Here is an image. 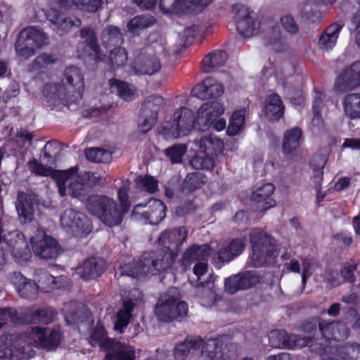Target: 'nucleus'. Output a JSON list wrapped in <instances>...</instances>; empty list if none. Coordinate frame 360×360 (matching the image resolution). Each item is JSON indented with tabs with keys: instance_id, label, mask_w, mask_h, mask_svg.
Wrapping results in <instances>:
<instances>
[{
	"instance_id": "nucleus-44",
	"label": "nucleus",
	"mask_w": 360,
	"mask_h": 360,
	"mask_svg": "<svg viewBox=\"0 0 360 360\" xmlns=\"http://www.w3.org/2000/svg\"><path fill=\"white\" fill-rule=\"evenodd\" d=\"M211 155L198 153L193 156L190 160V165L198 170H212L215 166V161Z\"/></svg>"
},
{
	"instance_id": "nucleus-8",
	"label": "nucleus",
	"mask_w": 360,
	"mask_h": 360,
	"mask_svg": "<svg viewBox=\"0 0 360 360\" xmlns=\"http://www.w3.org/2000/svg\"><path fill=\"white\" fill-rule=\"evenodd\" d=\"M49 37L37 27L29 26L22 30L15 44V49L20 56L28 58L35 53V50L48 44Z\"/></svg>"
},
{
	"instance_id": "nucleus-46",
	"label": "nucleus",
	"mask_w": 360,
	"mask_h": 360,
	"mask_svg": "<svg viewBox=\"0 0 360 360\" xmlns=\"http://www.w3.org/2000/svg\"><path fill=\"white\" fill-rule=\"evenodd\" d=\"M146 268L142 262V255L137 260L132 263H127L121 265L120 267L122 275H126L133 278H138L139 276L146 275ZM148 274H147L148 276Z\"/></svg>"
},
{
	"instance_id": "nucleus-19",
	"label": "nucleus",
	"mask_w": 360,
	"mask_h": 360,
	"mask_svg": "<svg viewBox=\"0 0 360 360\" xmlns=\"http://www.w3.org/2000/svg\"><path fill=\"white\" fill-rule=\"evenodd\" d=\"M48 20L51 24L52 29L60 36H63L73 27H78L82 25V21L76 16H68L63 11L51 8L46 13Z\"/></svg>"
},
{
	"instance_id": "nucleus-9",
	"label": "nucleus",
	"mask_w": 360,
	"mask_h": 360,
	"mask_svg": "<svg viewBox=\"0 0 360 360\" xmlns=\"http://www.w3.org/2000/svg\"><path fill=\"white\" fill-rule=\"evenodd\" d=\"M179 255L162 248L144 252L142 254V262L146 269V274L155 276L171 269Z\"/></svg>"
},
{
	"instance_id": "nucleus-18",
	"label": "nucleus",
	"mask_w": 360,
	"mask_h": 360,
	"mask_svg": "<svg viewBox=\"0 0 360 360\" xmlns=\"http://www.w3.org/2000/svg\"><path fill=\"white\" fill-rule=\"evenodd\" d=\"M311 339V336L306 334L300 337L295 334H288L285 330H273L269 336L270 345L278 348H302L309 345Z\"/></svg>"
},
{
	"instance_id": "nucleus-7",
	"label": "nucleus",
	"mask_w": 360,
	"mask_h": 360,
	"mask_svg": "<svg viewBox=\"0 0 360 360\" xmlns=\"http://www.w3.org/2000/svg\"><path fill=\"white\" fill-rule=\"evenodd\" d=\"M86 207L91 214L96 217L103 224L109 227L116 226L122 223L117 202L107 195L98 194L89 195L86 200Z\"/></svg>"
},
{
	"instance_id": "nucleus-38",
	"label": "nucleus",
	"mask_w": 360,
	"mask_h": 360,
	"mask_svg": "<svg viewBox=\"0 0 360 360\" xmlns=\"http://www.w3.org/2000/svg\"><path fill=\"white\" fill-rule=\"evenodd\" d=\"M110 88L115 89L117 95L126 101L134 98L136 88L127 82L117 79H111L109 81Z\"/></svg>"
},
{
	"instance_id": "nucleus-6",
	"label": "nucleus",
	"mask_w": 360,
	"mask_h": 360,
	"mask_svg": "<svg viewBox=\"0 0 360 360\" xmlns=\"http://www.w3.org/2000/svg\"><path fill=\"white\" fill-rule=\"evenodd\" d=\"M181 295L176 287L169 288L155 304L154 311L159 320L170 323L181 320L188 313V304L181 300Z\"/></svg>"
},
{
	"instance_id": "nucleus-51",
	"label": "nucleus",
	"mask_w": 360,
	"mask_h": 360,
	"mask_svg": "<svg viewBox=\"0 0 360 360\" xmlns=\"http://www.w3.org/2000/svg\"><path fill=\"white\" fill-rule=\"evenodd\" d=\"M56 284V278L53 276L47 271H41L38 274V280L37 285L38 289L43 292H49L52 291Z\"/></svg>"
},
{
	"instance_id": "nucleus-37",
	"label": "nucleus",
	"mask_w": 360,
	"mask_h": 360,
	"mask_svg": "<svg viewBox=\"0 0 360 360\" xmlns=\"http://www.w3.org/2000/svg\"><path fill=\"white\" fill-rule=\"evenodd\" d=\"M219 341L217 338L210 339L202 343V355L209 358L210 360H225L224 354L221 345H219Z\"/></svg>"
},
{
	"instance_id": "nucleus-64",
	"label": "nucleus",
	"mask_w": 360,
	"mask_h": 360,
	"mask_svg": "<svg viewBox=\"0 0 360 360\" xmlns=\"http://www.w3.org/2000/svg\"><path fill=\"white\" fill-rule=\"evenodd\" d=\"M281 23L284 30L290 34H296L299 28L292 17L285 15L281 18Z\"/></svg>"
},
{
	"instance_id": "nucleus-22",
	"label": "nucleus",
	"mask_w": 360,
	"mask_h": 360,
	"mask_svg": "<svg viewBox=\"0 0 360 360\" xmlns=\"http://www.w3.org/2000/svg\"><path fill=\"white\" fill-rule=\"evenodd\" d=\"M275 187L272 184L266 183L258 187L250 196L252 207L255 210L263 212L276 205L272 198Z\"/></svg>"
},
{
	"instance_id": "nucleus-30",
	"label": "nucleus",
	"mask_w": 360,
	"mask_h": 360,
	"mask_svg": "<svg viewBox=\"0 0 360 360\" xmlns=\"http://www.w3.org/2000/svg\"><path fill=\"white\" fill-rule=\"evenodd\" d=\"M342 24L339 22L329 25L321 35L319 40V49L323 51L332 49L336 44Z\"/></svg>"
},
{
	"instance_id": "nucleus-25",
	"label": "nucleus",
	"mask_w": 360,
	"mask_h": 360,
	"mask_svg": "<svg viewBox=\"0 0 360 360\" xmlns=\"http://www.w3.org/2000/svg\"><path fill=\"white\" fill-rule=\"evenodd\" d=\"M223 93V85L212 77L205 78L191 91L193 96L201 100L217 98Z\"/></svg>"
},
{
	"instance_id": "nucleus-53",
	"label": "nucleus",
	"mask_w": 360,
	"mask_h": 360,
	"mask_svg": "<svg viewBox=\"0 0 360 360\" xmlns=\"http://www.w3.org/2000/svg\"><path fill=\"white\" fill-rule=\"evenodd\" d=\"M266 42L272 46L276 51H281L285 46V41L281 37L280 28L278 25H274L271 33L266 36Z\"/></svg>"
},
{
	"instance_id": "nucleus-54",
	"label": "nucleus",
	"mask_w": 360,
	"mask_h": 360,
	"mask_svg": "<svg viewBox=\"0 0 360 360\" xmlns=\"http://www.w3.org/2000/svg\"><path fill=\"white\" fill-rule=\"evenodd\" d=\"M245 238H234L226 245V262L240 255L245 248Z\"/></svg>"
},
{
	"instance_id": "nucleus-27",
	"label": "nucleus",
	"mask_w": 360,
	"mask_h": 360,
	"mask_svg": "<svg viewBox=\"0 0 360 360\" xmlns=\"http://www.w3.org/2000/svg\"><path fill=\"white\" fill-rule=\"evenodd\" d=\"M201 339L187 337L174 349V360H194L202 345Z\"/></svg>"
},
{
	"instance_id": "nucleus-2",
	"label": "nucleus",
	"mask_w": 360,
	"mask_h": 360,
	"mask_svg": "<svg viewBox=\"0 0 360 360\" xmlns=\"http://www.w3.org/2000/svg\"><path fill=\"white\" fill-rule=\"evenodd\" d=\"M84 90V79L80 68L70 65L65 68L62 83H46L43 86V95L53 108L60 105L68 108L77 105Z\"/></svg>"
},
{
	"instance_id": "nucleus-23",
	"label": "nucleus",
	"mask_w": 360,
	"mask_h": 360,
	"mask_svg": "<svg viewBox=\"0 0 360 360\" xmlns=\"http://www.w3.org/2000/svg\"><path fill=\"white\" fill-rule=\"evenodd\" d=\"M210 253V246L208 244H193L183 253L179 263L184 271L190 269L195 262H207Z\"/></svg>"
},
{
	"instance_id": "nucleus-35",
	"label": "nucleus",
	"mask_w": 360,
	"mask_h": 360,
	"mask_svg": "<svg viewBox=\"0 0 360 360\" xmlns=\"http://www.w3.org/2000/svg\"><path fill=\"white\" fill-rule=\"evenodd\" d=\"M155 22V18L151 15H138L127 22V27L133 35H139L141 30L151 27Z\"/></svg>"
},
{
	"instance_id": "nucleus-62",
	"label": "nucleus",
	"mask_w": 360,
	"mask_h": 360,
	"mask_svg": "<svg viewBox=\"0 0 360 360\" xmlns=\"http://www.w3.org/2000/svg\"><path fill=\"white\" fill-rule=\"evenodd\" d=\"M131 318L132 317L117 311L114 321V330L119 334H123L126 328L129 324Z\"/></svg>"
},
{
	"instance_id": "nucleus-42",
	"label": "nucleus",
	"mask_w": 360,
	"mask_h": 360,
	"mask_svg": "<svg viewBox=\"0 0 360 360\" xmlns=\"http://www.w3.org/2000/svg\"><path fill=\"white\" fill-rule=\"evenodd\" d=\"M103 40L107 48L117 46L122 44L123 35L119 27L108 25L103 31Z\"/></svg>"
},
{
	"instance_id": "nucleus-49",
	"label": "nucleus",
	"mask_w": 360,
	"mask_h": 360,
	"mask_svg": "<svg viewBox=\"0 0 360 360\" xmlns=\"http://www.w3.org/2000/svg\"><path fill=\"white\" fill-rule=\"evenodd\" d=\"M186 151L187 146L185 144L175 143L165 150V155L172 164H179L182 162Z\"/></svg>"
},
{
	"instance_id": "nucleus-60",
	"label": "nucleus",
	"mask_w": 360,
	"mask_h": 360,
	"mask_svg": "<svg viewBox=\"0 0 360 360\" xmlns=\"http://www.w3.org/2000/svg\"><path fill=\"white\" fill-rule=\"evenodd\" d=\"M137 184L150 193H154L158 188V181L150 175L140 176L137 178Z\"/></svg>"
},
{
	"instance_id": "nucleus-20",
	"label": "nucleus",
	"mask_w": 360,
	"mask_h": 360,
	"mask_svg": "<svg viewBox=\"0 0 360 360\" xmlns=\"http://www.w3.org/2000/svg\"><path fill=\"white\" fill-rule=\"evenodd\" d=\"M360 86V61L347 67L337 77L334 89L340 93L352 91Z\"/></svg>"
},
{
	"instance_id": "nucleus-29",
	"label": "nucleus",
	"mask_w": 360,
	"mask_h": 360,
	"mask_svg": "<svg viewBox=\"0 0 360 360\" xmlns=\"http://www.w3.org/2000/svg\"><path fill=\"white\" fill-rule=\"evenodd\" d=\"M197 143L199 146L200 152L214 157L221 154L224 149L223 140L213 134L202 136Z\"/></svg>"
},
{
	"instance_id": "nucleus-10",
	"label": "nucleus",
	"mask_w": 360,
	"mask_h": 360,
	"mask_svg": "<svg viewBox=\"0 0 360 360\" xmlns=\"http://www.w3.org/2000/svg\"><path fill=\"white\" fill-rule=\"evenodd\" d=\"M231 13L238 33L245 37H252L259 27L257 14L248 6L235 4L231 7Z\"/></svg>"
},
{
	"instance_id": "nucleus-52",
	"label": "nucleus",
	"mask_w": 360,
	"mask_h": 360,
	"mask_svg": "<svg viewBox=\"0 0 360 360\" xmlns=\"http://www.w3.org/2000/svg\"><path fill=\"white\" fill-rule=\"evenodd\" d=\"M85 156L93 162H105L111 158V155L107 150L100 148H86Z\"/></svg>"
},
{
	"instance_id": "nucleus-50",
	"label": "nucleus",
	"mask_w": 360,
	"mask_h": 360,
	"mask_svg": "<svg viewBox=\"0 0 360 360\" xmlns=\"http://www.w3.org/2000/svg\"><path fill=\"white\" fill-rule=\"evenodd\" d=\"M16 210L20 217L22 218L25 222L30 221L34 215V207L32 202L27 198H19L16 204Z\"/></svg>"
},
{
	"instance_id": "nucleus-57",
	"label": "nucleus",
	"mask_w": 360,
	"mask_h": 360,
	"mask_svg": "<svg viewBox=\"0 0 360 360\" xmlns=\"http://www.w3.org/2000/svg\"><path fill=\"white\" fill-rule=\"evenodd\" d=\"M57 60L54 55L43 53L37 56L33 61L32 68L34 70L42 71L56 63Z\"/></svg>"
},
{
	"instance_id": "nucleus-41",
	"label": "nucleus",
	"mask_w": 360,
	"mask_h": 360,
	"mask_svg": "<svg viewBox=\"0 0 360 360\" xmlns=\"http://www.w3.org/2000/svg\"><path fill=\"white\" fill-rule=\"evenodd\" d=\"M343 108L349 118H360V94H347L343 101Z\"/></svg>"
},
{
	"instance_id": "nucleus-1",
	"label": "nucleus",
	"mask_w": 360,
	"mask_h": 360,
	"mask_svg": "<svg viewBox=\"0 0 360 360\" xmlns=\"http://www.w3.org/2000/svg\"><path fill=\"white\" fill-rule=\"evenodd\" d=\"M224 111L223 105L217 101L202 103L197 111L196 117L191 110L181 107L174 115L176 122V130L179 134L186 135L193 128L204 131L213 126L216 131H221L225 129V120L218 118Z\"/></svg>"
},
{
	"instance_id": "nucleus-34",
	"label": "nucleus",
	"mask_w": 360,
	"mask_h": 360,
	"mask_svg": "<svg viewBox=\"0 0 360 360\" xmlns=\"http://www.w3.org/2000/svg\"><path fill=\"white\" fill-rule=\"evenodd\" d=\"M80 37L84 39L86 46L92 51L94 59L97 61L101 60L103 56L98 43L96 32L91 27H84L80 30Z\"/></svg>"
},
{
	"instance_id": "nucleus-47",
	"label": "nucleus",
	"mask_w": 360,
	"mask_h": 360,
	"mask_svg": "<svg viewBox=\"0 0 360 360\" xmlns=\"http://www.w3.org/2000/svg\"><path fill=\"white\" fill-rule=\"evenodd\" d=\"M207 262H198L195 264L193 271L197 277L196 287H209L211 283H214V278L212 274H210L207 279H202V277L207 273Z\"/></svg>"
},
{
	"instance_id": "nucleus-40",
	"label": "nucleus",
	"mask_w": 360,
	"mask_h": 360,
	"mask_svg": "<svg viewBox=\"0 0 360 360\" xmlns=\"http://www.w3.org/2000/svg\"><path fill=\"white\" fill-rule=\"evenodd\" d=\"M336 353L342 360H360V345L356 342H345L338 345Z\"/></svg>"
},
{
	"instance_id": "nucleus-15",
	"label": "nucleus",
	"mask_w": 360,
	"mask_h": 360,
	"mask_svg": "<svg viewBox=\"0 0 360 360\" xmlns=\"http://www.w3.org/2000/svg\"><path fill=\"white\" fill-rule=\"evenodd\" d=\"M34 253L41 259L56 258L60 252V246L58 241L44 232H39L30 239Z\"/></svg>"
},
{
	"instance_id": "nucleus-16",
	"label": "nucleus",
	"mask_w": 360,
	"mask_h": 360,
	"mask_svg": "<svg viewBox=\"0 0 360 360\" xmlns=\"http://www.w3.org/2000/svg\"><path fill=\"white\" fill-rule=\"evenodd\" d=\"M31 332L34 342L46 351H56L63 340V333L59 328L35 326Z\"/></svg>"
},
{
	"instance_id": "nucleus-36",
	"label": "nucleus",
	"mask_w": 360,
	"mask_h": 360,
	"mask_svg": "<svg viewBox=\"0 0 360 360\" xmlns=\"http://www.w3.org/2000/svg\"><path fill=\"white\" fill-rule=\"evenodd\" d=\"M134 72L138 75H153L161 68L160 60L155 56L146 58L141 61L135 62L134 65Z\"/></svg>"
},
{
	"instance_id": "nucleus-12",
	"label": "nucleus",
	"mask_w": 360,
	"mask_h": 360,
	"mask_svg": "<svg viewBox=\"0 0 360 360\" xmlns=\"http://www.w3.org/2000/svg\"><path fill=\"white\" fill-rule=\"evenodd\" d=\"M166 211L167 207L162 200L151 198L146 203L136 205L132 215L146 224L158 225L166 217Z\"/></svg>"
},
{
	"instance_id": "nucleus-13",
	"label": "nucleus",
	"mask_w": 360,
	"mask_h": 360,
	"mask_svg": "<svg viewBox=\"0 0 360 360\" xmlns=\"http://www.w3.org/2000/svg\"><path fill=\"white\" fill-rule=\"evenodd\" d=\"M212 0H160L159 8L162 13L189 15L197 14Z\"/></svg>"
},
{
	"instance_id": "nucleus-43",
	"label": "nucleus",
	"mask_w": 360,
	"mask_h": 360,
	"mask_svg": "<svg viewBox=\"0 0 360 360\" xmlns=\"http://www.w3.org/2000/svg\"><path fill=\"white\" fill-rule=\"evenodd\" d=\"M246 110L242 108L236 110L229 119V124L226 127V134L229 136H234L242 129L245 121Z\"/></svg>"
},
{
	"instance_id": "nucleus-61",
	"label": "nucleus",
	"mask_w": 360,
	"mask_h": 360,
	"mask_svg": "<svg viewBox=\"0 0 360 360\" xmlns=\"http://www.w3.org/2000/svg\"><path fill=\"white\" fill-rule=\"evenodd\" d=\"M77 6L89 13H96L102 7L103 0H75Z\"/></svg>"
},
{
	"instance_id": "nucleus-21",
	"label": "nucleus",
	"mask_w": 360,
	"mask_h": 360,
	"mask_svg": "<svg viewBox=\"0 0 360 360\" xmlns=\"http://www.w3.org/2000/svg\"><path fill=\"white\" fill-rule=\"evenodd\" d=\"M108 268L107 262L98 257H90L86 259L77 269V273L84 281L96 279L101 276Z\"/></svg>"
},
{
	"instance_id": "nucleus-24",
	"label": "nucleus",
	"mask_w": 360,
	"mask_h": 360,
	"mask_svg": "<svg viewBox=\"0 0 360 360\" xmlns=\"http://www.w3.org/2000/svg\"><path fill=\"white\" fill-rule=\"evenodd\" d=\"M259 283V276L256 271H248L226 279V291L234 294L240 290H245Z\"/></svg>"
},
{
	"instance_id": "nucleus-59",
	"label": "nucleus",
	"mask_w": 360,
	"mask_h": 360,
	"mask_svg": "<svg viewBox=\"0 0 360 360\" xmlns=\"http://www.w3.org/2000/svg\"><path fill=\"white\" fill-rule=\"evenodd\" d=\"M27 165L30 170L37 176H50L53 172L51 167L39 163L35 158L30 160Z\"/></svg>"
},
{
	"instance_id": "nucleus-17",
	"label": "nucleus",
	"mask_w": 360,
	"mask_h": 360,
	"mask_svg": "<svg viewBox=\"0 0 360 360\" xmlns=\"http://www.w3.org/2000/svg\"><path fill=\"white\" fill-rule=\"evenodd\" d=\"M188 229L180 226L174 229H167L159 236L158 241L160 248L179 255L181 247L188 238Z\"/></svg>"
},
{
	"instance_id": "nucleus-39",
	"label": "nucleus",
	"mask_w": 360,
	"mask_h": 360,
	"mask_svg": "<svg viewBox=\"0 0 360 360\" xmlns=\"http://www.w3.org/2000/svg\"><path fill=\"white\" fill-rule=\"evenodd\" d=\"M207 181V176L202 173L195 172L188 173L183 182V191L187 193L201 188Z\"/></svg>"
},
{
	"instance_id": "nucleus-28",
	"label": "nucleus",
	"mask_w": 360,
	"mask_h": 360,
	"mask_svg": "<svg viewBox=\"0 0 360 360\" xmlns=\"http://www.w3.org/2000/svg\"><path fill=\"white\" fill-rule=\"evenodd\" d=\"M58 315L57 311L52 307H45L30 311L23 315V324H44L53 322Z\"/></svg>"
},
{
	"instance_id": "nucleus-63",
	"label": "nucleus",
	"mask_w": 360,
	"mask_h": 360,
	"mask_svg": "<svg viewBox=\"0 0 360 360\" xmlns=\"http://www.w3.org/2000/svg\"><path fill=\"white\" fill-rule=\"evenodd\" d=\"M77 171V167H72L68 170L60 171V170H54L52 173V176L54 179H56L57 182V185L59 184H65L66 181L70 179L71 176L76 173Z\"/></svg>"
},
{
	"instance_id": "nucleus-33",
	"label": "nucleus",
	"mask_w": 360,
	"mask_h": 360,
	"mask_svg": "<svg viewBox=\"0 0 360 360\" xmlns=\"http://www.w3.org/2000/svg\"><path fill=\"white\" fill-rule=\"evenodd\" d=\"M302 141V131L300 127H295L285 131L283 139V151L290 154L295 150Z\"/></svg>"
},
{
	"instance_id": "nucleus-56",
	"label": "nucleus",
	"mask_w": 360,
	"mask_h": 360,
	"mask_svg": "<svg viewBox=\"0 0 360 360\" xmlns=\"http://www.w3.org/2000/svg\"><path fill=\"white\" fill-rule=\"evenodd\" d=\"M10 319L14 324H23V316H20L15 309L12 307L0 308V323L5 322Z\"/></svg>"
},
{
	"instance_id": "nucleus-55",
	"label": "nucleus",
	"mask_w": 360,
	"mask_h": 360,
	"mask_svg": "<svg viewBox=\"0 0 360 360\" xmlns=\"http://www.w3.org/2000/svg\"><path fill=\"white\" fill-rule=\"evenodd\" d=\"M117 198L120 202V205L117 204V210L121 214L122 221L124 214L129 212L131 205L129 188L125 186L120 188L117 192Z\"/></svg>"
},
{
	"instance_id": "nucleus-4",
	"label": "nucleus",
	"mask_w": 360,
	"mask_h": 360,
	"mask_svg": "<svg viewBox=\"0 0 360 360\" xmlns=\"http://www.w3.org/2000/svg\"><path fill=\"white\" fill-rule=\"evenodd\" d=\"M304 333L311 336L310 347L315 342L319 346L318 349L326 352L328 347V343L332 340L340 341L347 338L349 328L343 323L340 321L328 322L321 320L319 318L314 319L305 323L302 327Z\"/></svg>"
},
{
	"instance_id": "nucleus-31",
	"label": "nucleus",
	"mask_w": 360,
	"mask_h": 360,
	"mask_svg": "<svg viewBox=\"0 0 360 360\" xmlns=\"http://www.w3.org/2000/svg\"><path fill=\"white\" fill-rule=\"evenodd\" d=\"M225 63V51L214 50L207 54L201 63L203 72L209 73L216 71Z\"/></svg>"
},
{
	"instance_id": "nucleus-58",
	"label": "nucleus",
	"mask_w": 360,
	"mask_h": 360,
	"mask_svg": "<svg viewBox=\"0 0 360 360\" xmlns=\"http://www.w3.org/2000/svg\"><path fill=\"white\" fill-rule=\"evenodd\" d=\"M326 162V158L320 155H314L311 162V166L314 167V169L317 170L318 172V174L313 177L314 186H319V189H321L322 182L323 172L321 170L325 166Z\"/></svg>"
},
{
	"instance_id": "nucleus-45",
	"label": "nucleus",
	"mask_w": 360,
	"mask_h": 360,
	"mask_svg": "<svg viewBox=\"0 0 360 360\" xmlns=\"http://www.w3.org/2000/svg\"><path fill=\"white\" fill-rule=\"evenodd\" d=\"M9 245L11 248L12 255L20 261L26 262L31 257V252L28 247L27 243L23 238H19L15 243L11 239Z\"/></svg>"
},
{
	"instance_id": "nucleus-26",
	"label": "nucleus",
	"mask_w": 360,
	"mask_h": 360,
	"mask_svg": "<svg viewBox=\"0 0 360 360\" xmlns=\"http://www.w3.org/2000/svg\"><path fill=\"white\" fill-rule=\"evenodd\" d=\"M10 280L21 297L27 300L37 298L39 289L35 281L27 278L20 272L16 271L11 275Z\"/></svg>"
},
{
	"instance_id": "nucleus-14",
	"label": "nucleus",
	"mask_w": 360,
	"mask_h": 360,
	"mask_svg": "<svg viewBox=\"0 0 360 360\" xmlns=\"http://www.w3.org/2000/svg\"><path fill=\"white\" fill-rule=\"evenodd\" d=\"M61 226L74 234H89L92 231L91 220L84 213L72 208L66 209L60 216Z\"/></svg>"
},
{
	"instance_id": "nucleus-5",
	"label": "nucleus",
	"mask_w": 360,
	"mask_h": 360,
	"mask_svg": "<svg viewBox=\"0 0 360 360\" xmlns=\"http://www.w3.org/2000/svg\"><path fill=\"white\" fill-rule=\"evenodd\" d=\"M252 253L249 263L254 267L273 264L278 255L275 239L261 229L255 228L249 234Z\"/></svg>"
},
{
	"instance_id": "nucleus-11",
	"label": "nucleus",
	"mask_w": 360,
	"mask_h": 360,
	"mask_svg": "<svg viewBox=\"0 0 360 360\" xmlns=\"http://www.w3.org/2000/svg\"><path fill=\"white\" fill-rule=\"evenodd\" d=\"M165 105L164 98L158 95L147 97L141 106L138 126L141 133L148 132L156 124L158 112Z\"/></svg>"
},
{
	"instance_id": "nucleus-32",
	"label": "nucleus",
	"mask_w": 360,
	"mask_h": 360,
	"mask_svg": "<svg viewBox=\"0 0 360 360\" xmlns=\"http://www.w3.org/2000/svg\"><path fill=\"white\" fill-rule=\"evenodd\" d=\"M284 106L276 94L269 95L265 101L264 114L271 120H278L283 115Z\"/></svg>"
},
{
	"instance_id": "nucleus-3",
	"label": "nucleus",
	"mask_w": 360,
	"mask_h": 360,
	"mask_svg": "<svg viewBox=\"0 0 360 360\" xmlns=\"http://www.w3.org/2000/svg\"><path fill=\"white\" fill-rule=\"evenodd\" d=\"M88 342L91 347H99L101 351L106 352L104 360L136 359L135 347L110 338L106 328L100 321L89 331Z\"/></svg>"
},
{
	"instance_id": "nucleus-48",
	"label": "nucleus",
	"mask_w": 360,
	"mask_h": 360,
	"mask_svg": "<svg viewBox=\"0 0 360 360\" xmlns=\"http://www.w3.org/2000/svg\"><path fill=\"white\" fill-rule=\"evenodd\" d=\"M128 59L126 50L122 47H115L110 52L109 65L110 69L115 70L120 67L124 66Z\"/></svg>"
}]
</instances>
